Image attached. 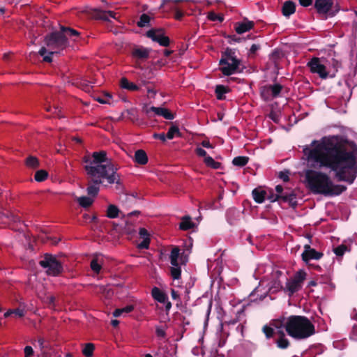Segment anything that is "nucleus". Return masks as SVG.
<instances>
[{
	"mask_svg": "<svg viewBox=\"0 0 357 357\" xmlns=\"http://www.w3.org/2000/svg\"><path fill=\"white\" fill-rule=\"evenodd\" d=\"M310 149H303L308 161L319 164V168H327L333 172L337 182L353 184L357 177V151H350L334 138H328L321 143L314 140Z\"/></svg>",
	"mask_w": 357,
	"mask_h": 357,
	"instance_id": "1",
	"label": "nucleus"
},
{
	"mask_svg": "<svg viewBox=\"0 0 357 357\" xmlns=\"http://www.w3.org/2000/svg\"><path fill=\"white\" fill-rule=\"evenodd\" d=\"M85 170L89 176L87 194L96 197L98 194L99 185L106 180L107 183H120V176L116 173V168L112 165H86Z\"/></svg>",
	"mask_w": 357,
	"mask_h": 357,
	"instance_id": "2",
	"label": "nucleus"
},
{
	"mask_svg": "<svg viewBox=\"0 0 357 357\" xmlns=\"http://www.w3.org/2000/svg\"><path fill=\"white\" fill-rule=\"evenodd\" d=\"M284 326L289 336L298 340L306 339L315 333L314 324L305 316L291 315Z\"/></svg>",
	"mask_w": 357,
	"mask_h": 357,
	"instance_id": "3",
	"label": "nucleus"
},
{
	"mask_svg": "<svg viewBox=\"0 0 357 357\" xmlns=\"http://www.w3.org/2000/svg\"><path fill=\"white\" fill-rule=\"evenodd\" d=\"M45 43L49 48L50 52L46 54L47 52L46 47H42L38 53L43 57V61L47 63L52 61V55L54 53H59L60 50H63L68 46V38L63 31H61V26L60 31H53L46 35Z\"/></svg>",
	"mask_w": 357,
	"mask_h": 357,
	"instance_id": "4",
	"label": "nucleus"
},
{
	"mask_svg": "<svg viewBox=\"0 0 357 357\" xmlns=\"http://www.w3.org/2000/svg\"><path fill=\"white\" fill-rule=\"evenodd\" d=\"M307 187L315 195L327 196L332 184L331 177L321 171L307 169L305 173Z\"/></svg>",
	"mask_w": 357,
	"mask_h": 357,
	"instance_id": "5",
	"label": "nucleus"
},
{
	"mask_svg": "<svg viewBox=\"0 0 357 357\" xmlns=\"http://www.w3.org/2000/svg\"><path fill=\"white\" fill-rule=\"evenodd\" d=\"M241 63V61L236 57L235 50L227 47L222 53L219 61L220 70L224 75L229 76L236 73L242 72V70H240Z\"/></svg>",
	"mask_w": 357,
	"mask_h": 357,
	"instance_id": "6",
	"label": "nucleus"
},
{
	"mask_svg": "<svg viewBox=\"0 0 357 357\" xmlns=\"http://www.w3.org/2000/svg\"><path fill=\"white\" fill-rule=\"evenodd\" d=\"M39 264L44 268H47L46 273L51 276H58L63 271L62 264L52 255L46 253L43 259L39 261Z\"/></svg>",
	"mask_w": 357,
	"mask_h": 357,
	"instance_id": "7",
	"label": "nucleus"
},
{
	"mask_svg": "<svg viewBox=\"0 0 357 357\" xmlns=\"http://www.w3.org/2000/svg\"><path fill=\"white\" fill-rule=\"evenodd\" d=\"M164 29H151L146 31V36L151 38L153 42L158 43L160 46L168 47L170 44V39L165 35Z\"/></svg>",
	"mask_w": 357,
	"mask_h": 357,
	"instance_id": "8",
	"label": "nucleus"
},
{
	"mask_svg": "<svg viewBox=\"0 0 357 357\" xmlns=\"http://www.w3.org/2000/svg\"><path fill=\"white\" fill-rule=\"evenodd\" d=\"M307 67L310 68L312 73L317 74L321 79H326L328 76L326 66L321 63V59L319 57H312L307 63Z\"/></svg>",
	"mask_w": 357,
	"mask_h": 357,
	"instance_id": "9",
	"label": "nucleus"
},
{
	"mask_svg": "<svg viewBox=\"0 0 357 357\" xmlns=\"http://www.w3.org/2000/svg\"><path fill=\"white\" fill-rule=\"evenodd\" d=\"M93 160L91 161L89 165H112L113 167L116 168V172L119 169V166L114 165L110 159L107 157V152L105 151H96L92 154Z\"/></svg>",
	"mask_w": 357,
	"mask_h": 357,
	"instance_id": "10",
	"label": "nucleus"
},
{
	"mask_svg": "<svg viewBox=\"0 0 357 357\" xmlns=\"http://www.w3.org/2000/svg\"><path fill=\"white\" fill-rule=\"evenodd\" d=\"M324 254L322 252L317 251L315 249L312 248L310 245L306 244L304 245V251L301 257L303 261L307 263L311 259H319Z\"/></svg>",
	"mask_w": 357,
	"mask_h": 357,
	"instance_id": "11",
	"label": "nucleus"
},
{
	"mask_svg": "<svg viewBox=\"0 0 357 357\" xmlns=\"http://www.w3.org/2000/svg\"><path fill=\"white\" fill-rule=\"evenodd\" d=\"M21 218L18 215L8 210H0V223L8 225L11 222H20Z\"/></svg>",
	"mask_w": 357,
	"mask_h": 357,
	"instance_id": "12",
	"label": "nucleus"
},
{
	"mask_svg": "<svg viewBox=\"0 0 357 357\" xmlns=\"http://www.w3.org/2000/svg\"><path fill=\"white\" fill-rule=\"evenodd\" d=\"M144 111L147 114H149L150 112H153L156 115L161 116L167 120H172L175 117V115L167 108L152 106L150 108L144 109Z\"/></svg>",
	"mask_w": 357,
	"mask_h": 357,
	"instance_id": "13",
	"label": "nucleus"
},
{
	"mask_svg": "<svg viewBox=\"0 0 357 357\" xmlns=\"http://www.w3.org/2000/svg\"><path fill=\"white\" fill-rule=\"evenodd\" d=\"M255 23L245 18L242 22H236L234 29L238 34H242L253 29Z\"/></svg>",
	"mask_w": 357,
	"mask_h": 357,
	"instance_id": "14",
	"label": "nucleus"
},
{
	"mask_svg": "<svg viewBox=\"0 0 357 357\" xmlns=\"http://www.w3.org/2000/svg\"><path fill=\"white\" fill-rule=\"evenodd\" d=\"M333 5L332 0H315L314 8L319 14H326Z\"/></svg>",
	"mask_w": 357,
	"mask_h": 357,
	"instance_id": "15",
	"label": "nucleus"
},
{
	"mask_svg": "<svg viewBox=\"0 0 357 357\" xmlns=\"http://www.w3.org/2000/svg\"><path fill=\"white\" fill-rule=\"evenodd\" d=\"M91 15L95 19L103 21H108L109 17L116 18V13L111 10H102L99 8L93 9Z\"/></svg>",
	"mask_w": 357,
	"mask_h": 357,
	"instance_id": "16",
	"label": "nucleus"
},
{
	"mask_svg": "<svg viewBox=\"0 0 357 357\" xmlns=\"http://www.w3.org/2000/svg\"><path fill=\"white\" fill-rule=\"evenodd\" d=\"M302 288V286L298 282L294 281L292 279L287 280L284 291L287 292L289 296H291L294 293L298 291Z\"/></svg>",
	"mask_w": 357,
	"mask_h": 357,
	"instance_id": "17",
	"label": "nucleus"
},
{
	"mask_svg": "<svg viewBox=\"0 0 357 357\" xmlns=\"http://www.w3.org/2000/svg\"><path fill=\"white\" fill-rule=\"evenodd\" d=\"M139 234L143 241L138 245V248L140 249L149 248L150 244V238L148 231L145 228H140Z\"/></svg>",
	"mask_w": 357,
	"mask_h": 357,
	"instance_id": "18",
	"label": "nucleus"
},
{
	"mask_svg": "<svg viewBox=\"0 0 357 357\" xmlns=\"http://www.w3.org/2000/svg\"><path fill=\"white\" fill-rule=\"evenodd\" d=\"M347 188L345 185L340 184H334L332 181L331 185L329 187V192L327 196H337L346 191Z\"/></svg>",
	"mask_w": 357,
	"mask_h": 357,
	"instance_id": "19",
	"label": "nucleus"
},
{
	"mask_svg": "<svg viewBox=\"0 0 357 357\" xmlns=\"http://www.w3.org/2000/svg\"><path fill=\"white\" fill-rule=\"evenodd\" d=\"M152 297L160 303H165L167 300V295L158 287H154L151 290Z\"/></svg>",
	"mask_w": 357,
	"mask_h": 357,
	"instance_id": "20",
	"label": "nucleus"
},
{
	"mask_svg": "<svg viewBox=\"0 0 357 357\" xmlns=\"http://www.w3.org/2000/svg\"><path fill=\"white\" fill-rule=\"evenodd\" d=\"M296 11V5L293 1H287L282 7V13L285 17H289Z\"/></svg>",
	"mask_w": 357,
	"mask_h": 357,
	"instance_id": "21",
	"label": "nucleus"
},
{
	"mask_svg": "<svg viewBox=\"0 0 357 357\" xmlns=\"http://www.w3.org/2000/svg\"><path fill=\"white\" fill-rule=\"evenodd\" d=\"M134 160L139 165H146L148 162V156L146 153L142 149L137 150L135 153Z\"/></svg>",
	"mask_w": 357,
	"mask_h": 357,
	"instance_id": "22",
	"label": "nucleus"
},
{
	"mask_svg": "<svg viewBox=\"0 0 357 357\" xmlns=\"http://www.w3.org/2000/svg\"><path fill=\"white\" fill-rule=\"evenodd\" d=\"M120 86L122 89H125L131 91H138L139 89L137 85L129 82V80L126 77H122L121 79Z\"/></svg>",
	"mask_w": 357,
	"mask_h": 357,
	"instance_id": "23",
	"label": "nucleus"
},
{
	"mask_svg": "<svg viewBox=\"0 0 357 357\" xmlns=\"http://www.w3.org/2000/svg\"><path fill=\"white\" fill-rule=\"evenodd\" d=\"M195 224L191 221V218L188 215H185L182 218L181 222L179 224V228L181 230L187 231L193 228Z\"/></svg>",
	"mask_w": 357,
	"mask_h": 357,
	"instance_id": "24",
	"label": "nucleus"
},
{
	"mask_svg": "<svg viewBox=\"0 0 357 357\" xmlns=\"http://www.w3.org/2000/svg\"><path fill=\"white\" fill-rule=\"evenodd\" d=\"M252 194L254 200L257 203L261 204L264 202L266 195V191L255 188L252 190Z\"/></svg>",
	"mask_w": 357,
	"mask_h": 357,
	"instance_id": "25",
	"label": "nucleus"
},
{
	"mask_svg": "<svg viewBox=\"0 0 357 357\" xmlns=\"http://www.w3.org/2000/svg\"><path fill=\"white\" fill-rule=\"evenodd\" d=\"M132 54L134 57L137 59H145L149 57V51L147 49L143 47L136 48L133 50Z\"/></svg>",
	"mask_w": 357,
	"mask_h": 357,
	"instance_id": "26",
	"label": "nucleus"
},
{
	"mask_svg": "<svg viewBox=\"0 0 357 357\" xmlns=\"http://www.w3.org/2000/svg\"><path fill=\"white\" fill-rule=\"evenodd\" d=\"M229 91V89L228 87L225 86L224 85H217L215 86V93L216 95V98L218 100H223L225 99V94L228 93Z\"/></svg>",
	"mask_w": 357,
	"mask_h": 357,
	"instance_id": "27",
	"label": "nucleus"
},
{
	"mask_svg": "<svg viewBox=\"0 0 357 357\" xmlns=\"http://www.w3.org/2000/svg\"><path fill=\"white\" fill-rule=\"evenodd\" d=\"M77 202L83 208L91 206L93 202V199L89 197L82 196L77 198Z\"/></svg>",
	"mask_w": 357,
	"mask_h": 357,
	"instance_id": "28",
	"label": "nucleus"
},
{
	"mask_svg": "<svg viewBox=\"0 0 357 357\" xmlns=\"http://www.w3.org/2000/svg\"><path fill=\"white\" fill-rule=\"evenodd\" d=\"M248 161L249 158L248 156H237L233 159L232 164L234 166L243 167L248 164Z\"/></svg>",
	"mask_w": 357,
	"mask_h": 357,
	"instance_id": "29",
	"label": "nucleus"
},
{
	"mask_svg": "<svg viewBox=\"0 0 357 357\" xmlns=\"http://www.w3.org/2000/svg\"><path fill=\"white\" fill-rule=\"evenodd\" d=\"M204 162L207 167H211L214 169H218L221 167L220 162L215 161L213 158L208 155L204 158Z\"/></svg>",
	"mask_w": 357,
	"mask_h": 357,
	"instance_id": "30",
	"label": "nucleus"
},
{
	"mask_svg": "<svg viewBox=\"0 0 357 357\" xmlns=\"http://www.w3.org/2000/svg\"><path fill=\"white\" fill-rule=\"evenodd\" d=\"M175 136L181 137L179 128L177 126L172 125L168 130L167 133V138L172 139Z\"/></svg>",
	"mask_w": 357,
	"mask_h": 357,
	"instance_id": "31",
	"label": "nucleus"
},
{
	"mask_svg": "<svg viewBox=\"0 0 357 357\" xmlns=\"http://www.w3.org/2000/svg\"><path fill=\"white\" fill-rule=\"evenodd\" d=\"M120 211L115 205L110 204L107 210V217L109 218H116L118 217Z\"/></svg>",
	"mask_w": 357,
	"mask_h": 357,
	"instance_id": "32",
	"label": "nucleus"
},
{
	"mask_svg": "<svg viewBox=\"0 0 357 357\" xmlns=\"http://www.w3.org/2000/svg\"><path fill=\"white\" fill-rule=\"evenodd\" d=\"M268 86L271 91L273 98L278 97L283 89V86L280 84H278V83H276L273 85L269 84Z\"/></svg>",
	"mask_w": 357,
	"mask_h": 357,
	"instance_id": "33",
	"label": "nucleus"
},
{
	"mask_svg": "<svg viewBox=\"0 0 357 357\" xmlns=\"http://www.w3.org/2000/svg\"><path fill=\"white\" fill-rule=\"evenodd\" d=\"M296 196V193L294 190H289L288 200L287 202L289 204V206H291L293 208H295L298 205Z\"/></svg>",
	"mask_w": 357,
	"mask_h": 357,
	"instance_id": "34",
	"label": "nucleus"
},
{
	"mask_svg": "<svg viewBox=\"0 0 357 357\" xmlns=\"http://www.w3.org/2000/svg\"><path fill=\"white\" fill-rule=\"evenodd\" d=\"M306 273L303 270H299L297 271L294 275L291 278L294 281L298 282L301 286L305 280Z\"/></svg>",
	"mask_w": 357,
	"mask_h": 357,
	"instance_id": "35",
	"label": "nucleus"
},
{
	"mask_svg": "<svg viewBox=\"0 0 357 357\" xmlns=\"http://www.w3.org/2000/svg\"><path fill=\"white\" fill-rule=\"evenodd\" d=\"M151 17L147 14H142L139 17V20L137 22L139 27H145L150 26Z\"/></svg>",
	"mask_w": 357,
	"mask_h": 357,
	"instance_id": "36",
	"label": "nucleus"
},
{
	"mask_svg": "<svg viewBox=\"0 0 357 357\" xmlns=\"http://www.w3.org/2000/svg\"><path fill=\"white\" fill-rule=\"evenodd\" d=\"M25 164L28 167L32 169H36L39 167V161L36 157L34 156H29L26 160Z\"/></svg>",
	"mask_w": 357,
	"mask_h": 357,
	"instance_id": "37",
	"label": "nucleus"
},
{
	"mask_svg": "<svg viewBox=\"0 0 357 357\" xmlns=\"http://www.w3.org/2000/svg\"><path fill=\"white\" fill-rule=\"evenodd\" d=\"M61 26V31H63L64 34L66 35V37L68 38V36L69 37H78L79 36V33L70 27H67L64 26Z\"/></svg>",
	"mask_w": 357,
	"mask_h": 357,
	"instance_id": "38",
	"label": "nucleus"
},
{
	"mask_svg": "<svg viewBox=\"0 0 357 357\" xmlns=\"http://www.w3.org/2000/svg\"><path fill=\"white\" fill-rule=\"evenodd\" d=\"M95 346L93 343H87L82 349V354L86 357H91L93 354Z\"/></svg>",
	"mask_w": 357,
	"mask_h": 357,
	"instance_id": "39",
	"label": "nucleus"
},
{
	"mask_svg": "<svg viewBox=\"0 0 357 357\" xmlns=\"http://www.w3.org/2000/svg\"><path fill=\"white\" fill-rule=\"evenodd\" d=\"M333 251L336 255L337 257H342L345 252L349 251V249L346 245L341 244L334 248Z\"/></svg>",
	"mask_w": 357,
	"mask_h": 357,
	"instance_id": "40",
	"label": "nucleus"
},
{
	"mask_svg": "<svg viewBox=\"0 0 357 357\" xmlns=\"http://www.w3.org/2000/svg\"><path fill=\"white\" fill-rule=\"evenodd\" d=\"M260 95L264 100H268L271 97H272L268 85L263 86L260 88Z\"/></svg>",
	"mask_w": 357,
	"mask_h": 357,
	"instance_id": "41",
	"label": "nucleus"
},
{
	"mask_svg": "<svg viewBox=\"0 0 357 357\" xmlns=\"http://www.w3.org/2000/svg\"><path fill=\"white\" fill-rule=\"evenodd\" d=\"M261 50V45L259 44H252L248 52V56L250 59L256 57L257 52Z\"/></svg>",
	"mask_w": 357,
	"mask_h": 357,
	"instance_id": "42",
	"label": "nucleus"
},
{
	"mask_svg": "<svg viewBox=\"0 0 357 357\" xmlns=\"http://www.w3.org/2000/svg\"><path fill=\"white\" fill-rule=\"evenodd\" d=\"M48 174L45 170L40 169L38 170L35 175L34 178L38 182H42L47 178Z\"/></svg>",
	"mask_w": 357,
	"mask_h": 357,
	"instance_id": "43",
	"label": "nucleus"
},
{
	"mask_svg": "<svg viewBox=\"0 0 357 357\" xmlns=\"http://www.w3.org/2000/svg\"><path fill=\"white\" fill-rule=\"evenodd\" d=\"M277 347L282 349H285L289 346V341L285 337H280L276 341Z\"/></svg>",
	"mask_w": 357,
	"mask_h": 357,
	"instance_id": "44",
	"label": "nucleus"
},
{
	"mask_svg": "<svg viewBox=\"0 0 357 357\" xmlns=\"http://www.w3.org/2000/svg\"><path fill=\"white\" fill-rule=\"evenodd\" d=\"M170 9L174 12V18L176 20H181L184 16V12L176 6H172Z\"/></svg>",
	"mask_w": 357,
	"mask_h": 357,
	"instance_id": "45",
	"label": "nucleus"
},
{
	"mask_svg": "<svg viewBox=\"0 0 357 357\" xmlns=\"http://www.w3.org/2000/svg\"><path fill=\"white\" fill-rule=\"evenodd\" d=\"M262 331L267 339L273 337L275 333L274 329L268 325L263 326Z\"/></svg>",
	"mask_w": 357,
	"mask_h": 357,
	"instance_id": "46",
	"label": "nucleus"
},
{
	"mask_svg": "<svg viewBox=\"0 0 357 357\" xmlns=\"http://www.w3.org/2000/svg\"><path fill=\"white\" fill-rule=\"evenodd\" d=\"M207 17L209 20L213 21V22L218 21V22H222L224 20V17L222 15L216 14L213 11L209 12L208 13Z\"/></svg>",
	"mask_w": 357,
	"mask_h": 357,
	"instance_id": "47",
	"label": "nucleus"
},
{
	"mask_svg": "<svg viewBox=\"0 0 357 357\" xmlns=\"http://www.w3.org/2000/svg\"><path fill=\"white\" fill-rule=\"evenodd\" d=\"M171 276L174 280H178L181 278V269L180 266L172 267L170 269Z\"/></svg>",
	"mask_w": 357,
	"mask_h": 357,
	"instance_id": "48",
	"label": "nucleus"
},
{
	"mask_svg": "<svg viewBox=\"0 0 357 357\" xmlns=\"http://www.w3.org/2000/svg\"><path fill=\"white\" fill-rule=\"evenodd\" d=\"M91 268L96 273H99L101 270V265L99 264L96 259H93L90 264Z\"/></svg>",
	"mask_w": 357,
	"mask_h": 357,
	"instance_id": "49",
	"label": "nucleus"
},
{
	"mask_svg": "<svg viewBox=\"0 0 357 357\" xmlns=\"http://www.w3.org/2000/svg\"><path fill=\"white\" fill-rule=\"evenodd\" d=\"M162 3L160 6V8H162L163 6H165V5H167L169 3H178L181 2L190 1V0H162Z\"/></svg>",
	"mask_w": 357,
	"mask_h": 357,
	"instance_id": "50",
	"label": "nucleus"
},
{
	"mask_svg": "<svg viewBox=\"0 0 357 357\" xmlns=\"http://www.w3.org/2000/svg\"><path fill=\"white\" fill-rule=\"evenodd\" d=\"M155 333L158 337L164 338L166 336L165 331L162 326L156 327Z\"/></svg>",
	"mask_w": 357,
	"mask_h": 357,
	"instance_id": "51",
	"label": "nucleus"
},
{
	"mask_svg": "<svg viewBox=\"0 0 357 357\" xmlns=\"http://www.w3.org/2000/svg\"><path fill=\"white\" fill-rule=\"evenodd\" d=\"M180 254V249L178 247H174L170 254V259H178Z\"/></svg>",
	"mask_w": 357,
	"mask_h": 357,
	"instance_id": "52",
	"label": "nucleus"
},
{
	"mask_svg": "<svg viewBox=\"0 0 357 357\" xmlns=\"http://www.w3.org/2000/svg\"><path fill=\"white\" fill-rule=\"evenodd\" d=\"M56 298L54 296H50L47 297V303L50 308H54L55 307Z\"/></svg>",
	"mask_w": 357,
	"mask_h": 357,
	"instance_id": "53",
	"label": "nucleus"
},
{
	"mask_svg": "<svg viewBox=\"0 0 357 357\" xmlns=\"http://www.w3.org/2000/svg\"><path fill=\"white\" fill-rule=\"evenodd\" d=\"M24 352L25 357H32L34 354L33 349L31 346H26Z\"/></svg>",
	"mask_w": 357,
	"mask_h": 357,
	"instance_id": "54",
	"label": "nucleus"
},
{
	"mask_svg": "<svg viewBox=\"0 0 357 357\" xmlns=\"http://www.w3.org/2000/svg\"><path fill=\"white\" fill-rule=\"evenodd\" d=\"M125 230L128 234H133L135 233V230L132 227V225L128 221H126Z\"/></svg>",
	"mask_w": 357,
	"mask_h": 357,
	"instance_id": "55",
	"label": "nucleus"
},
{
	"mask_svg": "<svg viewBox=\"0 0 357 357\" xmlns=\"http://www.w3.org/2000/svg\"><path fill=\"white\" fill-rule=\"evenodd\" d=\"M195 153H196V154L198 156L204 157V158L207 156L206 151L204 149H203L202 148H200V147H197L195 149Z\"/></svg>",
	"mask_w": 357,
	"mask_h": 357,
	"instance_id": "56",
	"label": "nucleus"
},
{
	"mask_svg": "<svg viewBox=\"0 0 357 357\" xmlns=\"http://www.w3.org/2000/svg\"><path fill=\"white\" fill-rule=\"evenodd\" d=\"M13 312L15 317H22L24 316V310L20 308L13 309Z\"/></svg>",
	"mask_w": 357,
	"mask_h": 357,
	"instance_id": "57",
	"label": "nucleus"
},
{
	"mask_svg": "<svg viewBox=\"0 0 357 357\" xmlns=\"http://www.w3.org/2000/svg\"><path fill=\"white\" fill-rule=\"evenodd\" d=\"M289 172H279V178L282 179L284 182H287L289 180Z\"/></svg>",
	"mask_w": 357,
	"mask_h": 357,
	"instance_id": "58",
	"label": "nucleus"
},
{
	"mask_svg": "<svg viewBox=\"0 0 357 357\" xmlns=\"http://www.w3.org/2000/svg\"><path fill=\"white\" fill-rule=\"evenodd\" d=\"M289 190V189H287L283 194L279 195V202L280 201H282L283 202H287Z\"/></svg>",
	"mask_w": 357,
	"mask_h": 357,
	"instance_id": "59",
	"label": "nucleus"
},
{
	"mask_svg": "<svg viewBox=\"0 0 357 357\" xmlns=\"http://www.w3.org/2000/svg\"><path fill=\"white\" fill-rule=\"evenodd\" d=\"M267 198L271 202H279V195L274 194L273 192H271Z\"/></svg>",
	"mask_w": 357,
	"mask_h": 357,
	"instance_id": "60",
	"label": "nucleus"
},
{
	"mask_svg": "<svg viewBox=\"0 0 357 357\" xmlns=\"http://www.w3.org/2000/svg\"><path fill=\"white\" fill-rule=\"evenodd\" d=\"M123 313H130L134 310V305H128L124 307L121 308Z\"/></svg>",
	"mask_w": 357,
	"mask_h": 357,
	"instance_id": "61",
	"label": "nucleus"
},
{
	"mask_svg": "<svg viewBox=\"0 0 357 357\" xmlns=\"http://www.w3.org/2000/svg\"><path fill=\"white\" fill-rule=\"evenodd\" d=\"M47 111L52 112L54 114H56L57 115H59V112H61L60 108L58 106H54L53 107H48L47 108Z\"/></svg>",
	"mask_w": 357,
	"mask_h": 357,
	"instance_id": "62",
	"label": "nucleus"
},
{
	"mask_svg": "<svg viewBox=\"0 0 357 357\" xmlns=\"http://www.w3.org/2000/svg\"><path fill=\"white\" fill-rule=\"evenodd\" d=\"M300 5L307 7L312 4V0H298Z\"/></svg>",
	"mask_w": 357,
	"mask_h": 357,
	"instance_id": "63",
	"label": "nucleus"
},
{
	"mask_svg": "<svg viewBox=\"0 0 357 357\" xmlns=\"http://www.w3.org/2000/svg\"><path fill=\"white\" fill-rule=\"evenodd\" d=\"M202 146L207 149H213V146L210 143L208 140H203L201 143Z\"/></svg>",
	"mask_w": 357,
	"mask_h": 357,
	"instance_id": "64",
	"label": "nucleus"
}]
</instances>
